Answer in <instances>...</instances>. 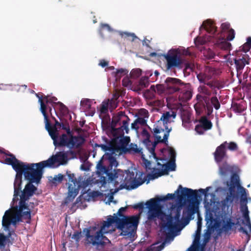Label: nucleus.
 <instances>
[{"mask_svg": "<svg viewBox=\"0 0 251 251\" xmlns=\"http://www.w3.org/2000/svg\"><path fill=\"white\" fill-rule=\"evenodd\" d=\"M176 50L177 51V53L178 55L180 57L182 56H191L192 55L191 53V48H188L187 49H185L183 47H179L178 48H175Z\"/></svg>", "mask_w": 251, "mask_h": 251, "instance_id": "27", "label": "nucleus"}, {"mask_svg": "<svg viewBox=\"0 0 251 251\" xmlns=\"http://www.w3.org/2000/svg\"><path fill=\"white\" fill-rule=\"evenodd\" d=\"M118 98V95L116 94L114 96V98L113 99H112L110 100H109V109L111 110L116 108L117 105V102L116 101V100Z\"/></svg>", "mask_w": 251, "mask_h": 251, "instance_id": "31", "label": "nucleus"}, {"mask_svg": "<svg viewBox=\"0 0 251 251\" xmlns=\"http://www.w3.org/2000/svg\"><path fill=\"white\" fill-rule=\"evenodd\" d=\"M98 146L106 152L97 165L96 174L98 178L95 180V183L98 184L100 188H106L107 190H109L111 195L106 197L104 200L106 204H109L113 201V195L119 190L117 187L119 181L121 182L123 180L124 175L123 171L118 169L108 173L107 169L103 166V159L107 158L111 168L113 167H116L118 165V162L116 160V156L121 154L115 153L116 144L114 141L113 144L110 143L108 145L101 144ZM106 191L107 190H101L102 192Z\"/></svg>", "mask_w": 251, "mask_h": 251, "instance_id": "5", "label": "nucleus"}, {"mask_svg": "<svg viewBox=\"0 0 251 251\" xmlns=\"http://www.w3.org/2000/svg\"><path fill=\"white\" fill-rule=\"evenodd\" d=\"M50 114L51 115V109L50 108Z\"/></svg>", "mask_w": 251, "mask_h": 251, "instance_id": "56", "label": "nucleus"}, {"mask_svg": "<svg viewBox=\"0 0 251 251\" xmlns=\"http://www.w3.org/2000/svg\"><path fill=\"white\" fill-rule=\"evenodd\" d=\"M148 76H146L142 77L139 82V89L146 87L149 85Z\"/></svg>", "mask_w": 251, "mask_h": 251, "instance_id": "34", "label": "nucleus"}, {"mask_svg": "<svg viewBox=\"0 0 251 251\" xmlns=\"http://www.w3.org/2000/svg\"><path fill=\"white\" fill-rule=\"evenodd\" d=\"M73 155V152L72 151H61L52 156L47 160L35 164H27L21 162L11 154L4 155L3 161H1V162L11 165L17 173L14 183V194L12 201L13 205L18 199V196L20 190L21 189V185L23 174H24L25 178L29 180L31 183H38L42 177L43 168L45 167L54 168L61 165H65L67 163L68 160L71 158Z\"/></svg>", "mask_w": 251, "mask_h": 251, "instance_id": "3", "label": "nucleus"}, {"mask_svg": "<svg viewBox=\"0 0 251 251\" xmlns=\"http://www.w3.org/2000/svg\"><path fill=\"white\" fill-rule=\"evenodd\" d=\"M4 155H8L6 153H3V151L0 150V157H2L3 159V156Z\"/></svg>", "mask_w": 251, "mask_h": 251, "instance_id": "50", "label": "nucleus"}, {"mask_svg": "<svg viewBox=\"0 0 251 251\" xmlns=\"http://www.w3.org/2000/svg\"><path fill=\"white\" fill-rule=\"evenodd\" d=\"M180 90L182 91L178 96L179 100L185 101L189 100L192 96V89L189 84H183Z\"/></svg>", "mask_w": 251, "mask_h": 251, "instance_id": "24", "label": "nucleus"}, {"mask_svg": "<svg viewBox=\"0 0 251 251\" xmlns=\"http://www.w3.org/2000/svg\"><path fill=\"white\" fill-rule=\"evenodd\" d=\"M227 148L229 150L234 151L237 149V145L233 142L222 144L218 147L214 153L215 159L217 163H219V173L221 176H225L234 171V167L228 165L226 162L220 164V162L224 159L225 156V149Z\"/></svg>", "mask_w": 251, "mask_h": 251, "instance_id": "12", "label": "nucleus"}, {"mask_svg": "<svg viewBox=\"0 0 251 251\" xmlns=\"http://www.w3.org/2000/svg\"><path fill=\"white\" fill-rule=\"evenodd\" d=\"M145 118L142 117H139L137 119V120L132 124V127L133 128L137 129L138 127L136 126L138 123H141V124H144L145 123L146 121Z\"/></svg>", "mask_w": 251, "mask_h": 251, "instance_id": "36", "label": "nucleus"}, {"mask_svg": "<svg viewBox=\"0 0 251 251\" xmlns=\"http://www.w3.org/2000/svg\"><path fill=\"white\" fill-rule=\"evenodd\" d=\"M197 248L196 246L193 245L191 246L186 251H196Z\"/></svg>", "mask_w": 251, "mask_h": 251, "instance_id": "46", "label": "nucleus"}, {"mask_svg": "<svg viewBox=\"0 0 251 251\" xmlns=\"http://www.w3.org/2000/svg\"><path fill=\"white\" fill-rule=\"evenodd\" d=\"M146 43V42L145 41L144 43H143V44H144Z\"/></svg>", "mask_w": 251, "mask_h": 251, "instance_id": "59", "label": "nucleus"}, {"mask_svg": "<svg viewBox=\"0 0 251 251\" xmlns=\"http://www.w3.org/2000/svg\"><path fill=\"white\" fill-rule=\"evenodd\" d=\"M139 115L142 117V118L147 119L148 118V112L147 110L144 109H142L139 111Z\"/></svg>", "mask_w": 251, "mask_h": 251, "instance_id": "40", "label": "nucleus"}, {"mask_svg": "<svg viewBox=\"0 0 251 251\" xmlns=\"http://www.w3.org/2000/svg\"><path fill=\"white\" fill-rule=\"evenodd\" d=\"M154 74H155L156 76H157L159 75V73L157 71H155Z\"/></svg>", "mask_w": 251, "mask_h": 251, "instance_id": "54", "label": "nucleus"}, {"mask_svg": "<svg viewBox=\"0 0 251 251\" xmlns=\"http://www.w3.org/2000/svg\"><path fill=\"white\" fill-rule=\"evenodd\" d=\"M126 176L125 177V188L128 190L133 189L137 188L140 186L143 181L138 180L136 179V176H135L133 172H130L129 171H126L125 172ZM136 174V176H137Z\"/></svg>", "mask_w": 251, "mask_h": 251, "instance_id": "20", "label": "nucleus"}, {"mask_svg": "<svg viewBox=\"0 0 251 251\" xmlns=\"http://www.w3.org/2000/svg\"><path fill=\"white\" fill-rule=\"evenodd\" d=\"M101 194H102V193H99L98 192H94V193H93V196H94V197L98 196H99Z\"/></svg>", "mask_w": 251, "mask_h": 251, "instance_id": "51", "label": "nucleus"}, {"mask_svg": "<svg viewBox=\"0 0 251 251\" xmlns=\"http://www.w3.org/2000/svg\"><path fill=\"white\" fill-rule=\"evenodd\" d=\"M105 30L109 32H112L114 31V30L109 25L106 24H101L100 25V27L99 30L100 33L101 34V35H103V32Z\"/></svg>", "mask_w": 251, "mask_h": 251, "instance_id": "30", "label": "nucleus"}, {"mask_svg": "<svg viewBox=\"0 0 251 251\" xmlns=\"http://www.w3.org/2000/svg\"><path fill=\"white\" fill-rule=\"evenodd\" d=\"M36 95L38 98L39 102L40 103V110L44 117L46 128L53 140L54 145L55 147L66 146L70 149L77 148L80 146L84 142L83 137L73 136L69 132H68L67 134H63L60 136L57 128L55 126H50L46 112L47 105L44 102H46L47 104L51 103L55 110L58 109L62 113L66 112L67 107L61 102H56L57 99L54 97L45 96L42 99L39 94H36Z\"/></svg>", "mask_w": 251, "mask_h": 251, "instance_id": "6", "label": "nucleus"}, {"mask_svg": "<svg viewBox=\"0 0 251 251\" xmlns=\"http://www.w3.org/2000/svg\"><path fill=\"white\" fill-rule=\"evenodd\" d=\"M114 221L110 218L100 224L84 229L83 232L86 243L95 247L99 251L109 245L110 242L105 235L115 230Z\"/></svg>", "mask_w": 251, "mask_h": 251, "instance_id": "9", "label": "nucleus"}, {"mask_svg": "<svg viewBox=\"0 0 251 251\" xmlns=\"http://www.w3.org/2000/svg\"><path fill=\"white\" fill-rule=\"evenodd\" d=\"M241 50H243L244 53H246L249 50V47L248 44H245L242 47V49Z\"/></svg>", "mask_w": 251, "mask_h": 251, "instance_id": "45", "label": "nucleus"}, {"mask_svg": "<svg viewBox=\"0 0 251 251\" xmlns=\"http://www.w3.org/2000/svg\"><path fill=\"white\" fill-rule=\"evenodd\" d=\"M63 178V176L61 174H58L57 176H55L53 178L54 180L55 181H61Z\"/></svg>", "mask_w": 251, "mask_h": 251, "instance_id": "42", "label": "nucleus"}, {"mask_svg": "<svg viewBox=\"0 0 251 251\" xmlns=\"http://www.w3.org/2000/svg\"><path fill=\"white\" fill-rule=\"evenodd\" d=\"M206 84H201L198 88V94L197 95V100L198 102H202L204 106L207 107L210 106L211 103L216 109L220 108V103L216 97H213L210 100L209 96L211 95V90H209ZM200 104L197 103L195 105V108L197 113H200L199 110Z\"/></svg>", "mask_w": 251, "mask_h": 251, "instance_id": "13", "label": "nucleus"}, {"mask_svg": "<svg viewBox=\"0 0 251 251\" xmlns=\"http://www.w3.org/2000/svg\"><path fill=\"white\" fill-rule=\"evenodd\" d=\"M188 204L185 207L184 213H187L188 216H191L195 214L198 210L199 203L196 199L194 201H187Z\"/></svg>", "mask_w": 251, "mask_h": 251, "instance_id": "26", "label": "nucleus"}, {"mask_svg": "<svg viewBox=\"0 0 251 251\" xmlns=\"http://www.w3.org/2000/svg\"><path fill=\"white\" fill-rule=\"evenodd\" d=\"M201 229V227L197 226V229L195 233V241H199V240H200Z\"/></svg>", "mask_w": 251, "mask_h": 251, "instance_id": "39", "label": "nucleus"}, {"mask_svg": "<svg viewBox=\"0 0 251 251\" xmlns=\"http://www.w3.org/2000/svg\"><path fill=\"white\" fill-rule=\"evenodd\" d=\"M95 103L94 100L88 99H83L81 100V107L86 113V115L91 116L94 115L95 109L92 107V105Z\"/></svg>", "mask_w": 251, "mask_h": 251, "instance_id": "23", "label": "nucleus"}, {"mask_svg": "<svg viewBox=\"0 0 251 251\" xmlns=\"http://www.w3.org/2000/svg\"><path fill=\"white\" fill-rule=\"evenodd\" d=\"M123 85L130 89H133L131 81L127 75L123 79Z\"/></svg>", "mask_w": 251, "mask_h": 251, "instance_id": "33", "label": "nucleus"}, {"mask_svg": "<svg viewBox=\"0 0 251 251\" xmlns=\"http://www.w3.org/2000/svg\"><path fill=\"white\" fill-rule=\"evenodd\" d=\"M67 176L69 177V187L68 194L65 200L66 203H68L74 199L78 193L79 187L78 183L75 179L74 178V174H68Z\"/></svg>", "mask_w": 251, "mask_h": 251, "instance_id": "17", "label": "nucleus"}, {"mask_svg": "<svg viewBox=\"0 0 251 251\" xmlns=\"http://www.w3.org/2000/svg\"><path fill=\"white\" fill-rule=\"evenodd\" d=\"M214 74V71L212 68L209 67H205L200 68L196 72L197 77L199 81L201 83H203L207 86L212 88L213 85L211 82L208 80L211 78Z\"/></svg>", "mask_w": 251, "mask_h": 251, "instance_id": "16", "label": "nucleus"}, {"mask_svg": "<svg viewBox=\"0 0 251 251\" xmlns=\"http://www.w3.org/2000/svg\"><path fill=\"white\" fill-rule=\"evenodd\" d=\"M113 119H122V126L118 128L113 129V132L114 134L117 133L118 134V135H115L114 138L112 139L111 143L113 144L114 141L118 137H125L123 135L125 133H128V123L127 122V119L128 118L124 115L123 114H121L120 116L117 117H114Z\"/></svg>", "mask_w": 251, "mask_h": 251, "instance_id": "18", "label": "nucleus"}, {"mask_svg": "<svg viewBox=\"0 0 251 251\" xmlns=\"http://www.w3.org/2000/svg\"><path fill=\"white\" fill-rule=\"evenodd\" d=\"M202 226V219L199 218L197 222V226L201 227Z\"/></svg>", "mask_w": 251, "mask_h": 251, "instance_id": "48", "label": "nucleus"}, {"mask_svg": "<svg viewBox=\"0 0 251 251\" xmlns=\"http://www.w3.org/2000/svg\"><path fill=\"white\" fill-rule=\"evenodd\" d=\"M203 54L204 56H205L206 57L208 58H212L214 57L215 55V54L213 52V51L209 50L204 51L203 52Z\"/></svg>", "mask_w": 251, "mask_h": 251, "instance_id": "37", "label": "nucleus"}, {"mask_svg": "<svg viewBox=\"0 0 251 251\" xmlns=\"http://www.w3.org/2000/svg\"><path fill=\"white\" fill-rule=\"evenodd\" d=\"M155 87L154 86H151L150 90H148L146 91L144 94L145 97L147 99H152L155 97V93H157V90H154V88Z\"/></svg>", "mask_w": 251, "mask_h": 251, "instance_id": "29", "label": "nucleus"}, {"mask_svg": "<svg viewBox=\"0 0 251 251\" xmlns=\"http://www.w3.org/2000/svg\"><path fill=\"white\" fill-rule=\"evenodd\" d=\"M113 69H114V68L112 67H109V68L106 69V70H113Z\"/></svg>", "mask_w": 251, "mask_h": 251, "instance_id": "55", "label": "nucleus"}, {"mask_svg": "<svg viewBox=\"0 0 251 251\" xmlns=\"http://www.w3.org/2000/svg\"><path fill=\"white\" fill-rule=\"evenodd\" d=\"M228 56V54H227V55H225V58H226V59Z\"/></svg>", "mask_w": 251, "mask_h": 251, "instance_id": "57", "label": "nucleus"}, {"mask_svg": "<svg viewBox=\"0 0 251 251\" xmlns=\"http://www.w3.org/2000/svg\"><path fill=\"white\" fill-rule=\"evenodd\" d=\"M200 30L204 29L207 34L205 36L200 34L195 40L196 46L201 50L200 46L205 45L209 42L214 44L218 48L224 50H230L231 47L228 41H232L235 35V31L230 28L229 23H224L221 25V31L217 32V27L213 22L207 20L203 22L201 26Z\"/></svg>", "mask_w": 251, "mask_h": 251, "instance_id": "7", "label": "nucleus"}, {"mask_svg": "<svg viewBox=\"0 0 251 251\" xmlns=\"http://www.w3.org/2000/svg\"><path fill=\"white\" fill-rule=\"evenodd\" d=\"M143 143L146 146L149 153L150 159L152 158L157 162L156 168H153L151 173L148 176L149 179H154L164 175L168 174L170 171H175L176 168V152L171 147L162 149L161 152L165 156L164 158H158L154 153L156 146L155 143L150 140V135L145 129H143L140 135Z\"/></svg>", "mask_w": 251, "mask_h": 251, "instance_id": "8", "label": "nucleus"}, {"mask_svg": "<svg viewBox=\"0 0 251 251\" xmlns=\"http://www.w3.org/2000/svg\"><path fill=\"white\" fill-rule=\"evenodd\" d=\"M177 51L175 48H172L162 55L167 70L179 67L183 63V59L178 55Z\"/></svg>", "mask_w": 251, "mask_h": 251, "instance_id": "15", "label": "nucleus"}, {"mask_svg": "<svg viewBox=\"0 0 251 251\" xmlns=\"http://www.w3.org/2000/svg\"><path fill=\"white\" fill-rule=\"evenodd\" d=\"M194 195L195 193L192 189L182 188L179 185L174 194L156 197L146 202L148 220H155L157 218L162 221H167L162 225L160 231L166 235L167 239L162 243L157 242L152 244L147 251H161L167 243L169 244L173 240L174 237L179 234L180 212L186 203L185 201H183V200L186 197L190 198Z\"/></svg>", "mask_w": 251, "mask_h": 251, "instance_id": "2", "label": "nucleus"}, {"mask_svg": "<svg viewBox=\"0 0 251 251\" xmlns=\"http://www.w3.org/2000/svg\"><path fill=\"white\" fill-rule=\"evenodd\" d=\"M72 238L75 240L76 241H78L80 238V233L78 232H75L73 234Z\"/></svg>", "mask_w": 251, "mask_h": 251, "instance_id": "43", "label": "nucleus"}, {"mask_svg": "<svg viewBox=\"0 0 251 251\" xmlns=\"http://www.w3.org/2000/svg\"><path fill=\"white\" fill-rule=\"evenodd\" d=\"M195 67V65L192 63H186L185 64V70H189L191 71H192Z\"/></svg>", "mask_w": 251, "mask_h": 251, "instance_id": "41", "label": "nucleus"}, {"mask_svg": "<svg viewBox=\"0 0 251 251\" xmlns=\"http://www.w3.org/2000/svg\"><path fill=\"white\" fill-rule=\"evenodd\" d=\"M113 202L115 203H116V202L115 201H113Z\"/></svg>", "mask_w": 251, "mask_h": 251, "instance_id": "58", "label": "nucleus"}, {"mask_svg": "<svg viewBox=\"0 0 251 251\" xmlns=\"http://www.w3.org/2000/svg\"><path fill=\"white\" fill-rule=\"evenodd\" d=\"M141 75V70L140 69H134L130 72V75L131 78L136 79Z\"/></svg>", "mask_w": 251, "mask_h": 251, "instance_id": "35", "label": "nucleus"}, {"mask_svg": "<svg viewBox=\"0 0 251 251\" xmlns=\"http://www.w3.org/2000/svg\"><path fill=\"white\" fill-rule=\"evenodd\" d=\"M183 85V84L179 79L168 77L166 79L164 84L157 85L156 87H153V89L157 90L158 94L165 96L180 90Z\"/></svg>", "mask_w": 251, "mask_h": 251, "instance_id": "14", "label": "nucleus"}, {"mask_svg": "<svg viewBox=\"0 0 251 251\" xmlns=\"http://www.w3.org/2000/svg\"><path fill=\"white\" fill-rule=\"evenodd\" d=\"M176 117V114L174 111L166 112L162 115L160 120L158 121L156 124L163 126L165 129H168L167 124L173 122Z\"/></svg>", "mask_w": 251, "mask_h": 251, "instance_id": "22", "label": "nucleus"}, {"mask_svg": "<svg viewBox=\"0 0 251 251\" xmlns=\"http://www.w3.org/2000/svg\"><path fill=\"white\" fill-rule=\"evenodd\" d=\"M187 124L188 123L187 121H184L183 120H182V125L184 127H185L186 128H189V127L187 125Z\"/></svg>", "mask_w": 251, "mask_h": 251, "instance_id": "49", "label": "nucleus"}, {"mask_svg": "<svg viewBox=\"0 0 251 251\" xmlns=\"http://www.w3.org/2000/svg\"><path fill=\"white\" fill-rule=\"evenodd\" d=\"M108 64V62L104 60H101L100 61L99 65L102 67H105Z\"/></svg>", "mask_w": 251, "mask_h": 251, "instance_id": "44", "label": "nucleus"}, {"mask_svg": "<svg viewBox=\"0 0 251 251\" xmlns=\"http://www.w3.org/2000/svg\"><path fill=\"white\" fill-rule=\"evenodd\" d=\"M126 207H121L117 213L113 216H109L107 219H114L113 226L114 229L116 226L121 231V234L125 236L130 241H134L136 237V230L139 222L140 216L135 215L130 217H126L122 214Z\"/></svg>", "mask_w": 251, "mask_h": 251, "instance_id": "10", "label": "nucleus"}, {"mask_svg": "<svg viewBox=\"0 0 251 251\" xmlns=\"http://www.w3.org/2000/svg\"><path fill=\"white\" fill-rule=\"evenodd\" d=\"M116 81L119 80L121 77L126 75L128 73V71L126 69H121L117 70L116 71L113 72Z\"/></svg>", "mask_w": 251, "mask_h": 251, "instance_id": "28", "label": "nucleus"}, {"mask_svg": "<svg viewBox=\"0 0 251 251\" xmlns=\"http://www.w3.org/2000/svg\"><path fill=\"white\" fill-rule=\"evenodd\" d=\"M37 188L31 182L26 185L25 189L20 196L19 205L6 210L2 217V225L5 231H8L6 235L0 232V249H3L5 246L12 244L15 236L13 231H10L9 226H15L16 224L22 220V219L29 220L31 217L32 209L38 203L30 202L28 204L26 201L33 195L36 194Z\"/></svg>", "mask_w": 251, "mask_h": 251, "instance_id": "4", "label": "nucleus"}, {"mask_svg": "<svg viewBox=\"0 0 251 251\" xmlns=\"http://www.w3.org/2000/svg\"><path fill=\"white\" fill-rule=\"evenodd\" d=\"M248 59V56L246 54H243L241 50H238L236 52L234 60L236 67L237 75L241 74L242 70L245 65L249 64Z\"/></svg>", "mask_w": 251, "mask_h": 251, "instance_id": "19", "label": "nucleus"}, {"mask_svg": "<svg viewBox=\"0 0 251 251\" xmlns=\"http://www.w3.org/2000/svg\"><path fill=\"white\" fill-rule=\"evenodd\" d=\"M108 107L109 108V100L103 101L100 108V114L106 113Z\"/></svg>", "mask_w": 251, "mask_h": 251, "instance_id": "32", "label": "nucleus"}, {"mask_svg": "<svg viewBox=\"0 0 251 251\" xmlns=\"http://www.w3.org/2000/svg\"><path fill=\"white\" fill-rule=\"evenodd\" d=\"M121 34L122 36H124L125 35L127 37H131L132 41H134L135 39L137 38V37L135 36V35L134 33H132L125 32L122 33Z\"/></svg>", "mask_w": 251, "mask_h": 251, "instance_id": "38", "label": "nucleus"}, {"mask_svg": "<svg viewBox=\"0 0 251 251\" xmlns=\"http://www.w3.org/2000/svg\"><path fill=\"white\" fill-rule=\"evenodd\" d=\"M116 144L115 153L119 154L126 153L128 151H133V152L141 153L142 163L147 170L151 169V161L152 162V158L150 161L145 158V155L141 151V150L138 148L135 144H131L129 145L130 138L129 137H118L114 141Z\"/></svg>", "mask_w": 251, "mask_h": 251, "instance_id": "11", "label": "nucleus"}, {"mask_svg": "<svg viewBox=\"0 0 251 251\" xmlns=\"http://www.w3.org/2000/svg\"><path fill=\"white\" fill-rule=\"evenodd\" d=\"M246 44H248V46L250 45L251 46V38L249 37L248 38Z\"/></svg>", "mask_w": 251, "mask_h": 251, "instance_id": "52", "label": "nucleus"}, {"mask_svg": "<svg viewBox=\"0 0 251 251\" xmlns=\"http://www.w3.org/2000/svg\"><path fill=\"white\" fill-rule=\"evenodd\" d=\"M211 127V123L204 117L200 120L199 124L196 126L195 130L198 134H202L206 130L210 129Z\"/></svg>", "mask_w": 251, "mask_h": 251, "instance_id": "25", "label": "nucleus"}, {"mask_svg": "<svg viewBox=\"0 0 251 251\" xmlns=\"http://www.w3.org/2000/svg\"><path fill=\"white\" fill-rule=\"evenodd\" d=\"M213 189L209 186L205 189H200L198 191L204 196V207L205 209V220L206 222L207 229L203 235L204 242L206 243L210 239L212 233L215 229H230L234 225L231 219V203L236 197L237 192L241 195V202L242 205L241 210L243 216V224L246 226V230L251 231L249 211L246 202L247 193L246 190L239 183V177L233 174L231 177L230 184L228 188L225 189V193L226 195V199L221 201H214L215 197L213 193L209 191Z\"/></svg>", "mask_w": 251, "mask_h": 251, "instance_id": "1", "label": "nucleus"}, {"mask_svg": "<svg viewBox=\"0 0 251 251\" xmlns=\"http://www.w3.org/2000/svg\"><path fill=\"white\" fill-rule=\"evenodd\" d=\"M153 132L158 142H165L168 138L170 129H165V127L158 125H154L153 128Z\"/></svg>", "mask_w": 251, "mask_h": 251, "instance_id": "21", "label": "nucleus"}, {"mask_svg": "<svg viewBox=\"0 0 251 251\" xmlns=\"http://www.w3.org/2000/svg\"><path fill=\"white\" fill-rule=\"evenodd\" d=\"M156 55H157L156 53H155V52L151 53V54H150L151 56H156Z\"/></svg>", "mask_w": 251, "mask_h": 251, "instance_id": "53", "label": "nucleus"}, {"mask_svg": "<svg viewBox=\"0 0 251 251\" xmlns=\"http://www.w3.org/2000/svg\"><path fill=\"white\" fill-rule=\"evenodd\" d=\"M8 86V85L0 84V90H5L6 89V87Z\"/></svg>", "mask_w": 251, "mask_h": 251, "instance_id": "47", "label": "nucleus"}]
</instances>
